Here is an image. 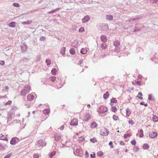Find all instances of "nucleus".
<instances>
[{
    "label": "nucleus",
    "mask_w": 158,
    "mask_h": 158,
    "mask_svg": "<svg viewBox=\"0 0 158 158\" xmlns=\"http://www.w3.org/2000/svg\"><path fill=\"white\" fill-rule=\"evenodd\" d=\"M30 89L31 87L29 85H25L23 89L21 91L20 95H25L30 92Z\"/></svg>",
    "instance_id": "f257e3e1"
},
{
    "label": "nucleus",
    "mask_w": 158,
    "mask_h": 158,
    "mask_svg": "<svg viewBox=\"0 0 158 158\" xmlns=\"http://www.w3.org/2000/svg\"><path fill=\"white\" fill-rule=\"evenodd\" d=\"M113 44L114 45L118 48V50H117L116 48H115L114 50V52L117 53L119 52L120 51V48L119 47L120 44V42L118 41H116L114 42Z\"/></svg>",
    "instance_id": "f03ea898"
},
{
    "label": "nucleus",
    "mask_w": 158,
    "mask_h": 158,
    "mask_svg": "<svg viewBox=\"0 0 158 158\" xmlns=\"http://www.w3.org/2000/svg\"><path fill=\"white\" fill-rule=\"evenodd\" d=\"M109 132L107 129L105 128L102 129L101 131V134L103 136L108 135Z\"/></svg>",
    "instance_id": "7ed1b4c3"
},
{
    "label": "nucleus",
    "mask_w": 158,
    "mask_h": 158,
    "mask_svg": "<svg viewBox=\"0 0 158 158\" xmlns=\"http://www.w3.org/2000/svg\"><path fill=\"white\" fill-rule=\"evenodd\" d=\"M91 118V115L89 113H85L84 114L83 120L84 121H87Z\"/></svg>",
    "instance_id": "20e7f679"
},
{
    "label": "nucleus",
    "mask_w": 158,
    "mask_h": 158,
    "mask_svg": "<svg viewBox=\"0 0 158 158\" xmlns=\"http://www.w3.org/2000/svg\"><path fill=\"white\" fill-rule=\"evenodd\" d=\"M37 145L39 146H41L43 147L46 146V143L45 141L43 139H40L37 142Z\"/></svg>",
    "instance_id": "39448f33"
},
{
    "label": "nucleus",
    "mask_w": 158,
    "mask_h": 158,
    "mask_svg": "<svg viewBox=\"0 0 158 158\" xmlns=\"http://www.w3.org/2000/svg\"><path fill=\"white\" fill-rule=\"evenodd\" d=\"M107 108L106 106H101L98 110V112L101 113L106 112H107Z\"/></svg>",
    "instance_id": "423d86ee"
},
{
    "label": "nucleus",
    "mask_w": 158,
    "mask_h": 158,
    "mask_svg": "<svg viewBox=\"0 0 158 158\" xmlns=\"http://www.w3.org/2000/svg\"><path fill=\"white\" fill-rule=\"evenodd\" d=\"M19 139L17 137L13 138L10 141V143L11 145L15 144L18 141Z\"/></svg>",
    "instance_id": "0eeeda50"
},
{
    "label": "nucleus",
    "mask_w": 158,
    "mask_h": 158,
    "mask_svg": "<svg viewBox=\"0 0 158 158\" xmlns=\"http://www.w3.org/2000/svg\"><path fill=\"white\" fill-rule=\"evenodd\" d=\"M61 135L60 133H58L56 134L55 136V139L56 141H59L61 138Z\"/></svg>",
    "instance_id": "6e6552de"
},
{
    "label": "nucleus",
    "mask_w": 158,
    "mask_h": 158,
    "mask_svg": "<svg viewBox=\"0 0 158 158\" xmlns=\"http://www.w3.org/2000/svg\"><path fill=\"white\" fill-rule=\"evenodd\" d=\"M149 137L152 138H154L157 136V134L156 132H152L149 133Z\"/></svg>",
    "instance_id": "1a4fd4ad"
},
{
    "label": "nucleus",
    "mask_w": 158,
    "mask_h": 158,
    "mask_svg": "<svg viewBox=\"0 0 158 158\" xmlns=\"http://www.w3.org/2000/svg\"><path fill=\"white\" fill-rule=\"evenodd\" d=\"M90 19V17L89 15H86L84 17L82 20L83 23H85L87 22Z\"/></svg>",
    "instance_id": "9d476101"
},
{
    "label": "nucleus",
    "mask_w": 158,
    "mask_h": 158,
    "mask_svg": "<svg viewBox=\"0 0 158 158\" xmlns=\"http://www.w3.org/2000/svg\"><path fill=\"white\" fill-rule=\"evenodd\" d=\"M77 120L76 118H74L71 121L70 124L71 125H77Z\"/></svg>",
    "instance_id": "9b49d317"
},
{
    "label": "nucleus",
    "mask_w": 158,
    "mask_h": 158,
    "mask_svg": "<svg viewBox=\"0 0 158 158\" xmlns=\"http://www.w3.org/2000/svg\"><path fill=\"white\" fill-rule=\"evenodd\" d=\"M34 96L31 94H29L27 96V99L28 101H31L33 100Z\"/></svg>",
    "instance_id": "f8f14e48"
},
{
    "label": "nucleus",
    "mask_w": 158,
    "mask_h": 158,
    "mask_svg": "<svg viewBox=\"0 0 158 158\" xmlns=\"http://www.w3.org/2000/svg\"><path fill=\"white\" fill-rule=\"evenodd\" d=\"M101 40L103 42H106L107 41V38L105 35H102L101 37Z\"/></svg>",
    "instance_id": "ddd939ff"
},
{
    "label": "nucleus",
    "mask_w": 158,
    "mask_h": 158,
    "mask_svg": "<svg viewBox=\"0 0 158 158\" xmlns=\"http://www.w3.org/2000/svg\"><path fill=\"white\" fill-rule=\"evenodd\" d=\"M106 18L107 20L110 21L112 20L113 16L111 15H106Z\"/></svg>",
    "instance_id": "4468645a"
},
{
    "label": "nucleus",
    "mask_w": 158,
    "mask_h": 158,
    "mask_svg": "<svg viewBox=\"0 0 158 158\" xmlns=\"http://www.w3.org/2000/svg\"><path fill=\"white\" fill-rule=\"evenodd\" d=\"M66 50V48L65 47H62L60 50V53L63 55H64L65 54V51Z\"/></svg>",
    "instance_id": "2eb2a0df"
},
{
    "label": "nucleus",
    "mask_w": 158,
    "mask_h": 158,
    "mask_svg": "<svg viewBox=\"0 0 158 158\" xmlns=\"http://www.w3.org/2000/svg\"><path fill=\"white\" fill-rule=\"evenodd\" d=\"M109 95V93L108 91L106 92V93L103 95V97L105 99H106Z\"/></svg>",
    "instance_id": "dca6fc26"
},
{
    "label": "nucleus",
    "mask_w": 158,
    "mask_h": 158,
    "mask_svg": "<svg viewBox=\"0 0 158 158\" xmlns=\"http://www.w3.org/2000/svg\"><path fill=\"white\" fill-rule=\"evenodd\" d=\"M0 139L2 140L8 141V139L5 136L2 135H0Z\"/></svg>",
    "instance_id": "f3484780"
},
{
    "label": "nucleus",
    "mask_w": 158,
    "mask_h": 158,
    "mask_svg": "<svg viewBox=\"0 0 158 158\" xmlns=\"http://www.w3.org/2000/svg\"><path fill=\"white\" fill-rule=\"evenodd\" d=\"M16 23L15 22H11L9 23V26L12 27H15V25Z\"/></svg>",
    "instance_id": "a211bd4d"
},
{
    "label": "nucleus",
    "mask_w": 158,
    "mask_h": 158,
    "mask_svg": "<svg viewBox=\"0 0 158 158\" xmlns=\"http://www.w3.org/2000/svg\"><path fill=\"white\" fill-rule=\"evenodd\" d=\"M97 126V124L95 122H93L92 123L91 125V128H93L96 127Z\"/></svg>",
    "instance_id": "6ab92c4d"
},
{
    "label": "nucleus",
    "mask_w": 158,
    "mask_h": 158,
    "mask_svg": "<svg viewBox=\"0 0 158 158\" xmlns=\"http://www.w3.org/2000/svg\"><path fill=\"white\" fill-rule=\"evenodd\" d=\"M148 99L151 101H154L155 100L154 98L151 94L148 95Z\"/></svg>",
    "instance_id": "aec40b11"
},
{
    "label": "nucleus",
    "mask_w": 158,
    "mask_h": 158,
    "mask_svg": "<svg viewBox=\"0 0 158 158\" xmlns=\"http://www.w3.org/2000/svg\"><path fill=\"white\" fill-rule=\"evenodd\" d=\"M81 53L83 54H85L87 52V50L85 48H82L81 51Z\"/></svg>",
    "instance_id": "412c9836"
},
{
    "label": "nucleus",
    "mask_w": 158,
    "mask_h": 158,
    "mask_svg": "<svg viewBox=\"0 0 158 158\" xmlns=\"http://www.w3.org/2000/svg\"><path fill=\"white\" fill-rule=\"evenodd\" d=\"M69 52L70 54L72 55H74L75 54V50L74 48H72L70 49Z\"/></svg>",
    "instance_id": "4be33fe9"
},
{
    "label": "nucleus",
    "mask_w": 158,
    "mask_h": 158,
    "mask_svg": "<svg viewBox=\"0 0 158 158\" xmlns=\"http://www.w3.org/2000/svg\"><path fill=\"white\" fill-rule=\"evenodd\" d=\"M101 47L102 49H105L106 48V44L105 42H103L101 44Z\"/></svg>",
    "instance_id": "5701e85b"
},
{
    "label": "nucleus",
    "mask_w": 158,
    "mask_h": 158,
    "mask_svg": "<svg viewBox=\"0 0 158 158\" xmlns=\"http://www.w3.org/2000/svg\"><path fill=\"white\" fill-rule=\"evenodd\" d=\"M49 110L48 109H44L43 111V113L45 115H47L49 113Z\"/></svg>",
    "instance_id": "b1692460"
},
{
    "label": "nucleus",
    "mask_w": 158,
    "mask_h": 158,
    "mask_svg": "<svg viewBox=\"0 0 158 158\" xmlns=\"http://www.w3.org/2000/svg\"><path fill=\"white\" fill-rule=\"evenodd\" d=\"M131 110L127 108L126 110V115L127 116H129L131 114Z\"/></svg>",
    "instance_id": "393cba45"
},
{
    "label": "nucleus",
    "mask_w": 158,
    "mask_h": 158,
    "mask_svg": "<svg viewBox=\"0 0 158 158\" xmlns=\"http://www.w3.org/2000/svg\"><path fill=\"white\" fill-rule=\"evenodd\" d=\"M152 120L154 122H157L158 121V117L156 115L153 116Z\"/></svg>",
    "instance_id": "a878e982"
},
{
    "label": "nucleus",
    "mask_w": 158,
    "mask_h": 158,
    "mask_svg": "<svg viewBox=\"0 0 158 158\" xmlns=\"http://www.w3.org/2000/svg\"><path fill=\"white\" fill-rule=\"evenodd\" d=\"M56 71L57 70L56 69L53 68L51 70L52 73L53 75H55L56 74Z\"/></svg>",
    "instance_id": "bb28decb"
},
{
    "label": "nucleus",
    "mask_w": 158,
    "mask_h": 158,
    "mask_svg": "<svg viewBox=\"0 0 158 158\" xmlns=\"http://www.w3.org/2000/svg\"><path fill=\"white\" fill-rule=\"evenodd\" d=\"M149 145L148 144L146 143L144 144L143 146V148L145 149H148L149 148Z\"/></svg>",
    "instance_id": "cd10ccee"
},
{
    "label": "nucleus",
    "mask_w": 158,
    "mask_h": 158,
    "mask_svg": "<svg viewBox=\"0 0 158 158\" xmlns=\"http://www.w3.org/2000/svg\"><path fill=\"white\" fill-rule=\"evenodd\" d=\"M32 22L31 21H27L23 22L22 23L23 24H29L31 23Z\"/></svg>",
    "instance_id": "c85d7f7f"
},
{
    "label": "nucleus",
    "mask_w": 158,
    "mask_h": 158,
    "mask_svg": "<svg viewBox=\"0 0 158 158\" xmlns=\"http://www.w3.org/2000/svg\"><path fill=\"white\" fill-rule=\"evenodd\" d=\"M7 148V147L6 145H5L4 146H2L1 145L0 146V149L4 150Z\"/></svg>",
    "instance_id": "c756f323"
},
{
    "label": "nucleus",
    "mask_w": 158,
    "mask_h": 158,
    "mask_svg": "<svg viewBox=\"0 0 158 158\" xmlns=\"http://www.w3.org/2000/svg\"><path fill=\"white\" fill-rule=\"evenodd\" d=\"M113 120L115 121H117L119 119L118 117L115 115L113 116Z\"/></svg>",
    "instance_id": "7c9ffc66"
},
{
    "label": "nucleus",
    "mask_w": 158,
    "mask_h": 158,
    "mask_svg": "<svg viewBox=\"0 0 158 158\" xmlns=\"http://www.w3.org/2000/svg\"><path fill=\"white\" fill-rule=\"evenodd\" d=\"M46 62L47 63V65L49 66L51 63V61L50 60L46 59Z\"/></svg>",
    "instance_id": "2f4dec72"
},
{
    "label": "nucleus",
    "mask_w": 158,
    "mask_h": 158,
    "mask_svg": "<svg viewBox=\"0 0 158 158\" xmlns=\"http://www.w3.org/2000/svg\"><path fill=\"white\" fill-rule=\"evenodd\" d=\"M55 153L56 152L55 151H53L49 155L50 158H52L54 155Z\"/></svg>",
    "instance_id": "473e14b6"
},
{
    "label": "nucleus",
    "mask_w": 158,
    "mask_h": 158,
    "mask_svg": "<svg viewBox=\"0 0 158 158\" xmlns=\"http://www.w3.org/2000/svg\"><path fill=\"white\" fill-rule=\"evenodd\" d=\"M111 110L114 112H115L117 111V109L116 107L114 106L111 107Z\"/></svg>",
    "instance_id": "72a5a7b5"
},
{
    "label": "nucleus",
    "mask_w": 158,
    "mask_h": 158,
    "mask_svg": "<svg viewBox=\"0 0 158 158\" xmlns=\"http://www.w3.org/2000/svg\"><path fill=\"white\" fill-rule=\"evenodd\" d=\"M50 79L52 82H54L56 80V77L54 76H53L51 77Z\"/></svg>",
    "instance_id": "f704fd0d"
},
{
    "label": "nucleus",
    "mask_w": 158,
    "mask_h": 158,
    "mask_svg": "<svg viewBox=\"0 0 158 158\" xmlns=\"http://www.w3.org/2000/svg\"><path fill=\"white\" fill-rule=\"evenodd\" d=\"M13 5L16 7H19L20 6V5L18 3H13Z\"/></svg>",
    "instance_id": "c9c22d12"
},
{
    "label": "nucleus",
    "mask_w": 158,
    "mask_h": 158,
    "mask_svg": "<svg viewBox=\"0 0 158 158\" xmlns=\"http://www.w3.org/2000/svg\"><path fill=\"white\" fill-rule=\"evenodd\" d=\"M111 102L115 103L117 102V100L114 98H112L110 99Z\"/></svg>",
    "instance_id": "e433bc0d"
},
{
    "label": "nucleus",
    "mask_w": 158,
    "mask_h": 158,
    "mask_svg": "<svg viewBox=\"0 0 158 158\" xmlns=\"http://www.w3.org/2000/svg\"><path fill=\"white\" fill-rule=\"evenodd\" d=\"M103 155V153L101 151L97 153V155L99 156H102Z\"/></svg>",
    "instance_id": "4c0bfd02"
},
{
    "label": "nucleus",
    "mask_w": 158,
    "mask_h": 158,
    "mask_svg": "<svg viewBox=\"0 0 158 158\" xmlns=\"http://www.w3.org/2000/svg\"><path fill=\"white\" fill-rule=\"evenodd\" d=\"M12 155L11 153H9L4 156V158H9Z\"/></svg>",
    "instance_id": "58836bf2"
},
{
    "label": "nucleus",
    "mask_w": 158,
    "mask_h": 158,
    "mask_svg": "<svg viewBox=\"0 0 158 158\" xmlns=\"http://www.w3.org/2000/svg\"><path fill=\"white\" fill-rule=\"evenodd\" d=\"M84 31V28L83 27H81L79 29V31L81 32H82Z\"/></svg>",
    "instance_id": "ea45409f"
},
{
    "label": "nucleus",
    "mask_w": 158,
    "mask_h": 158,
    "mask_svg": "<svg viewBox=\"0 0 158 158\" xmlns=\"http://www.w3.org/2000/svg\"><path fill=\"white\" fill-rule=\"evenodd\" d=\"M25 106H27V108H29L30 106V104L28 102H27L25 104Z\"/></svg>",
    "instance_id": "a19ab883"
},
{
    "label": "nucleus",
    "mask_w": 158,
    "mask_h": 158,
    "mask_svg": "<svg viewBox=\"0 0 158 158\" xmlns=\"http://www.w3.org/2000/svg\"><path fill=\"white\" fill-rule=\"evenodd\" d=\"M131 143L133 145H135L136 144V141L134 139L131 141Z\"/></svg>",
    "instance_id": "79ce46f5"
},
{
    "label": "nucleus",
    "mask_w": 158,
    "mask_h": 158,
    "mask_svg": "<svg viewBox=\"0 0 158 158\" xmlns=\"http://www.w3.org/2000/svg\"><path fill=\"white\" fill-rule=\"evenodd\" d=\"M34 158H38L39 157V155L38 153H35L33 155Z\"/></svg>",
    "instance_id": "37998d69"
},
{
    "label": "nucleus",
    "mask_w": 158,
    "mask_h": 158,
    "mask_svg": "<svg viewBox=\"0 0 158 158\" xmlns=\"http://www.w3.org/2000/svg\"><path fill=\"white\" fill-rule=\"evenodd\" d=\"M56 10H57V9H56L54 10H52L48 12V13L53 14V13H54Z\"/></svg>",
    "instance_id": "c03bdc74"
},
{
    "label": "nucleus",
    "mask_w": 158,
    "mask_h": 158,
    "mask_svg": "<svg viewBox=\"0 0 158 158\" xmlns=\"http://www.w3.org/2000/svg\"><path fill=\"white\" fill-rule=\"evenodd\" d=\"M45 38L44 36H41L40 38V40L43 41L45 40Z\"/></svg>",
    "instance_id": "a18cd8bd"
},
{
    "label": "nucleus",
    "mask_w": 158,
    "mask_h": 158,
    "mask_svg": "<svg viewBox=\"0 0 158 158\" xmlns=\"http://www.w3.org/2000/svg\"><path fill=\"white\" fill-rule=\"evenodd\" d=\"M90 141L93 142V143H95V142H97V140L95 139H90Z\"/></svg>",
    "instance_id": "49530a36"
},
{
    "label": "nucleus",
    "mask_w": 158,
    "mask_h": 158,
    "mask_svg": "<svg viewBox=\"0 0 158 158\" xmlns=\"http://www.w3.org/2000/svg\"><path fill=\"white\" fill-rule=\"evenodd\" d=\"M5 64V62L3 60H0V65H3Z\"/></svg>",
    "instance_id": "de8ad7c7"
},
{
    "label": "nucleus",
    "mask_w": 158,
    "mask_h": 158,
    "mask_svg": "<svg viewBox=\"0 0 158 158\" xmlns=\"http://www.w3.org/2000/svg\"><path fill=\"white\" fill-rule=\"evenodd\" d=\"M89 157V154L88 153V152L87 151H85V158H88Z\"/></svg>",
    "instance_id": "09e8293b"
},
{
    "label": "nucleus",
    "mask_w": 158,
    "mask_h": 158,
    "mask_svg": "<svg viewBox=\"0 0 158 158\" xmlns=\"http://www.w3.org/2000/svg\"><path fill=\"white\" fill-rule=\"evenodd\" d=\"M11 101H9L8 102H6L5 104V105H10L11 103Z\"/></svg>",
    "instance_id": "8fccbe9b"
},
{
    "label": "nucleus",
    "mask_w": 158,
    "mask_h": 158,
    "mask_svg": "<svg viewBox=\"0 0 158 158\" xmlns=\"http://www.w3.org/2000/svg\"><path fill=\"white\" fill-rule=\"evenodd\" d=\"M136 84H138V85H140L142 83H141V81H137L136 82Z\"/></svg>",
    "instance_id": "3c124183"
},
{
    "label": "nucleus",
    "mask_w": 158,
    "mask_h": 158,
    "mask_svg": "<svg viewBox=\"0 0 158 158\" xmlns=\"http://www.w3.org/2000/svg\"><path fill=\"white\" fill-rule=\"evenodd\" d=\"M128 136H130V135L129 134L127 135V134H125L124 135V137L125 138H126Z\"/></svg>",
    "instance_id": "603ef678"
},
{
    "label": "nucleus",
    "mask_w": 158,
    "mask_h": 158,
    "mask_svg": "<svg viewBox=\"0 0 158 158\" xmlns=\"http://www.w3.org/2000/svg\"><path fill=\"white\" fill-rule=\"evenodd\" d=\"M129 123L131 125L133 124L134 123L132 120H130L129 121Z\"/></svg>",
    "instance_id": "864d4df0"
},
{
    "label": "nucleus",
    "mask_w": 158,
    "mask_h": 158,
    "mask_svg": "<svg viewBox=\"0 0 158 158\" xmlns=\"http://www.w3.org/2000/svg\"><path fill=\"white\" fill-rule=\"evenodd\" d=\"M113 144V142L112 141H110L109 143V145H111V148H113V146H112V145Z\"/></svg>",
    "instance_id": "5fc2aeb1"
},
{
    "label": "nucleus",
    "mask_w": 158,
    "mask_h": 158,
    "mask_svg": "<svg viewBox=\"0 0 158 158\" xmlns=\"http://www.w3.org/2000/svg\"><path fill=\"white\" fill-rule=\"evenodd\" d=\"M8 87L7 86H6L5 87V91H6L7 92L8 91Z\"/></svg>",
    "instance_id": "6e6d98bb"
},
{
    "label": "nucleus",
    "mask_w": 158,
    "mask_h": 158,
    "mask_svg": "<svg viewBox=\"0 0 158 158\" xmlns=\"http://www.w3.org/2000/svg\"><path fill=\"white\" fill-rule=\"evenodd\" d=\"M120 144L121 145H123L124 144V143L123 141H121L120 142Z\"/></svg>",
    "instance_id": "4d7b16f0"
},
{
    "label": "nucleus",
    "mask_w": 158,
    "mask_h": 158,
    "mask_svg": "<svg viewBox=\"0 0 158 158\" xmlns=\"http://www.w3.org/2000/svg\"><path fill=\"white\" fill-rule=\"evenodd\" d=\"M83 63V60L82 59H81L79 61V64H81Z\"/></svg>",
    "instance_id": "13d9d810"
},
{
    "label": "nucleus",
    "mask_w": 158,
    "mask_h": 158,
    "mask_svg": "<svg viewBox=\"0 0 158 158\" xmlns=\"http://www.w3.org/2000/svg\"><path fill=\"white\" fill-rule=\"evenodd\" d=\"M144 135L143 133H141L140 135L139 136L140 137H143Z\"/></svg>",
    "instance_id": "bf43d9fd"
},
{
    "label": "nucleus",
    "mask_w": 158,
    "mask_h": 158,
    "mask_svg": "<svg viewBox=\"0 0 158 158\" xmlns=\"http://www.w3.org/2000/svg\"><path fill=\"white\" fill-rule=\"evenodd\" d=\"M139 132L141 134V133H143V130H142V129H140L139 131Z\"/></svg>",
    "instance_id": "052dcab7"
},
{
    "label": "nucleus",
    "mask_w": 158,
    "mask_h": 158,
    "mask_svg": "<svg viewBox=\"0 0 158 158\" xmlns=\"http://www.w3.org/2000/svg\"><path fill=\"white\" fill-rule=\"evenodd\" d=\"M94 155V156L92 154H90V156L91 157H94V158L95 157V154H93Z\"/></svg>",
    "instance_id": "680f3d73"
},
{
    "label": "nucleus",
    "mask_w": 158,
    "mask_h": 158,
    "mask_svg": "<svg viewBox=\"0 0 158 158\" xmlns=\"http://www.w3.org/2000/svg\"><path fill=\"white\" fill-rule=\"evenodd\" d=\"M64 127L63 126H62L60 127V129L61 130H63L64 129Z\"/></svg>",
    "instance_id": "e2e57ef3"
},
{
    "label": "nucleus",
    "mask_w": 158,
    "mask_h": 158,
    "mask_svg": "<svg viewBox=\"0 0 158 158\" xmlns=\"http://www.w3.org/2000/svg\"><path fill=\"white\" fill-rule=\"evenodd\" d=\"M138 96V95L137 96V97L139 99H143V98L142 97H140V96Z\"/></svg>",
    "instance_id": "0e129e2a"
},
{
    "label": "nucleus",
    "mask_w": 158,
    "mask_h": 158,
    "mask_svg": "<svg viewBox=\"0 0 158 158\" xmlns=\"http://www.w3.org/2000/svg\"><path fill=\"white\" fill-rule=\"evenodd\" d=\"M24 48L23 47H21V49H22V50H23V51H26V47H25V49H26V50H23V48Z\"/></svg>",
    "instance_id": "69168bd1"
},
{
    "label": "nucleus",
    "mask_w": 158,
    "mask_h": 158,
    "mask_svg": "<svg viewBox=\"0 0 158 158\" xmlns=\"http://www.w3.org/2000/svg\"><path fill=\"white\" fill-rule=\"evenodd\" d=\"M144 102H140V104L141 105H144Z\"/></svg>",
    "instance_id": "338daca9"
},
{
    "label": "nucleus",
    "mask_w": 158,
    "mask_h": 158,
    "mask_svg": "<svg viewBox=\"0 0 158 158\" xmlns=\"http://www.w3.org/2000/svg\"><path fill=\"white\" fill-rule=\"evenodd\" d=\"M140 95L141 96H143V94H142V93H140V92H139V93H138V95Z\"/></svg>",
    "instance_id": "774afa93"
}]
</instances>
